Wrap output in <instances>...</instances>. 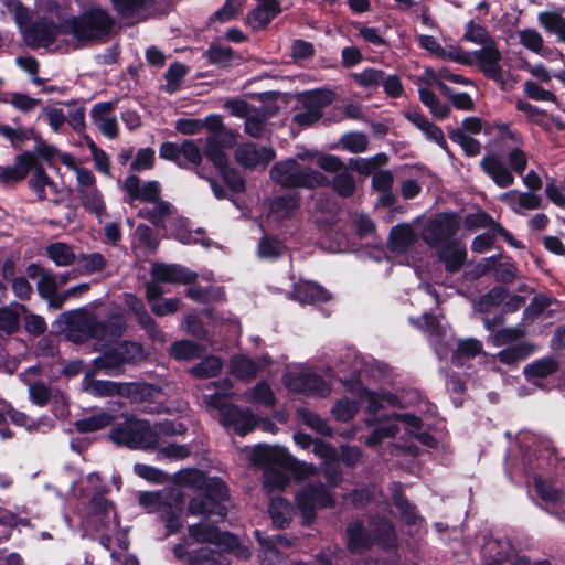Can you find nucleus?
Here are the masks:
<instances>
[{
  "label": "nucleus",
  "mask_w": 565,
  "mask_h": 565,
  "mask_svg": "<svg viewBox=\"0 0 565 565\" xmlns=\"http://www.w3.org/2000/svg\"><path fill=\"white\" fill-rule=\"evenodd\" d=\"M12 4L14 21L31 49H49L60 35H66L64 18L58 22L44 15L32 20L29 8L20 0H13Z\"/></svg>",
  "instance_id": "f257e3e1"
},
{
  "label": "nucleus",
  "mask_w": 565,
  "mask_h": 565,
  "mask_svg": "<svg viewBox=\"0 0 565 565\" xmlns=\"http://www.w3.org/2000/svg\"><path fill=\"white\" fill-rule=\"evenodd\" d=\"M66 35L79 45L104 41L113 31L115 20L100 7H90L77 15L64 18Z\"/></svg>",
  "instance_id": "f03ea898"
},
{
  "label": "nucleus",
  "mask_w": 565,
  "mask_h": 565,
  "mask_svg": "<svg viewBox=\"0 0 565 565\" xmlns=\"http://www.w3.org/2000/svg\"><path fill=\"white\" fill-rule=\"evenodd\" d=\"M269 173L271 180L284 189L316 190L330 185V180L323 173L300 164L294 158L276 162Z\"/></svg>",
  "instance_id": "7ed1b4c3"
},
{
  "label": "nucleus",
  "mask_w": 565,
  "mask_h": 565,
  "mask_svg": "<svg viewBox=\"0 0 565 565\" xmlns=\"http://www.w3.org/2000/svg\"><path fill=\"white\" fill-rule=\"evenodd\" d=\"M230 501V491L221 477H211L207 488L193 497L188 505V513L201 516L203 520L223 522L227 515L226 502Z\"/></svg>",
  "instance_id": "20e7f679"
},
{
  "label": "nucleus",
  "mask_w": 565,
  "mask_h": 565,
  "mask_svg": "<svg viewBox=\"0 0 565 565\" xmlns=\"http://www.w3.org/2000/svg\"><path fill=\"white\" fill-rule=\"evenodd\" d=\"M66 324L71 330H77L84 339H95L98 341H116L121 338L126 331V320L121 315H111L107 319L98 320L96 316H85L77 321L73 320L76 311L64 313Z\"/></svg>",
  "instance_id": "39448f33"
},
{
  "label": "nucleus",
  "mask_w": 565,
  "mask_h": 565,
  "mask_svg": "<svg viewBox=\"0 0 565 565\" xmlns=\"http://www.w3.org/2000/svg\"><path fill=\"white\" fill-rule=\"evenodd\" d=\"M108 437L117 446L130 449H149L154 448L158 444V434L152 429L150 423L135 417H127L122 422L115 423Z\"/></svg>",
  "instance_id": "423d86ee"
},
{
  "label": "nucleus",
  "mask_w": 565,
  "mask_h": 565,
  "mask_svg": "<svg viewBox=\"0 0 565 565\" xmlns=\"http://www.w3.org/2000/svg\"><path fill=\"white\" fill-rule=\"evenodd\" d=\"M295 503L302 518L301 525L310 526L317 519V509H333L337 505L334 494L322 482H310L295 494Z\"/></svg>",
  "instance_id": "0eeeda50"
},
{
  "label": "nucleus",
  "mask_w": 565,
  "mask_h": 565,
  "mask_svg": "<svg viewBox=\"0 0 565 565\" xmlns=\"http://www.w3.org/2000/svg\"><path fill=\"white\" fill-rule=\"evenodd\" d=\"M225 396L221 393H214L205 395L204 401L207 406L218 411L222 426L233 427L238 436H245L253 431L257 426L258 418L249 408H242L236 404L226 402Z\"/></svg>",
  "instance_id": "6e6552de"
},
{
  "label": "nucleus",
  "mask_w": 565,
  "mask_h": 565,
  "mask_svg": "<svg viewBox=\"0 0 565 565\" xmlns=\"http://www.w3.org/2000/svg\"><path fill=\"white\" fill-rule=\"evenodd\" d=\"M461 227V216L458 212H439L429 218L423 230V241L433 248H438L449 242H457L455 235Z\"/></svg>",
  "instance_id": "1a4fd4ad"
},
{
  "label": "nucleus",
  "mask_w": 565,
  "mask_h": 565,
  "mask_svg": "<svg viewBox=\"0 0 565 565\" xmlns=\"http://www.w3.org/2000/svg\"><path fill=\"white\" fill-rule=\"evenodd\" d=\"M335 93L331 89H315L303 94V111L294 116V121L301 127H309L319 121L323 116V108L331 105Z\"/></svg>",
  "instance_id": "9d476101"
},
{
  "label": "nucleus",
  "mask_w": 565,
  "mask_h": 565,
  "mask_svg": "<svg viewBox=\"0 0 565 565\" xmlns=\"http://www.w3.org/2000/svg\"><path fill=\"white\" fill-rule=\"evenodd\" d=\"M250 461L265 471L277 469L286 471L294 463V457L285 447L258 444L250 452Z\"/></svg>",
  "instance_id": "9b49d317"
},
{
  "label": "nucleus",
  "mask_w": 565,
  "mask_h": 565,
  "mask_svg": "<svg viewBox=\"0 0 565 565\" xmlns=\"http://www.w3.org/2000/svg\"><path fill=\"white\" fill-rule=\"evenodd\" d=\"M286 384L290 391L307 396L324 397L330 392L326 380L321 375L311 372L289 374Z\"/></svg>",
  "instance_id": "f8f14e48"
},
{
  "label": "nucleus",
  "mask_w": 565,
  "mask_h": 565,
  "mask_svg": "<svg viewBox=\"0 0 565 565\" xmlns=\"http://www.w3.org/2000/svg\"><path fill=\"white\" fill-rule=\"evenodd\" d=\"M172 552L174 558L184 565H227L222 561L220 552L205 546L189 551L185 543H179Z\"/></svg>",
  "instance_id": "ddd939ff"
},
{
  "label": "nucleus",
  "mask_w": 565,
  "mask_h": 565,
  "mask_svg": "<svg viewBox=\"0 0 565 565\" xmlns=\"http://www.w3.org/2000/svg\"><path fill=\"white\" fill-rule=\"evenodd\" d=\"M472 55L478 64L479 70L488 79L494 82H503V71L500 64L502 55L495 46L494 41H491L490 44L484 45L480 50L473 51Z\"/></svg>",
  "instance_id": "4468645a"
},
{
  "label": "nucleus",
  "mask_w": 565,
  "mask_h": 565,
  "mask_svg": "<svg viewBox=\"0 0 565 565\" xmlns=\"http://www.w3.org/2000/svg\"><path fill=\"white\" fill-rule=\"evenodd\" d=\"M140 178L130 174L125 179L124 189L131 201H140L146 203H154L162 201L161 184L159 181L150 180L140 184Z\"/></svg>",
  "instance_id": "2eb2a0df"
},
{
  "label": "nucleus",
  "mask_w": 565,
  "mask_h": 565,
  "mask_svg": "<svg viewBox=\"0 0 565 565\" xmlns=\"http://www.w3.org/2000/svg\"><path fill=\"white\" fill-rule=\"evenodd\" d=\"M347 548L351 554H362L374 547L372 533L360 519L351 521L345 529Z\"/></svg>",
  "instance_id": "dca6fc26"
},
{
  "label": "nucleus",
  "mask_w": 565,
  "mask_h": 565,
  "mask_svg": "<svg viewBox=\"0 0 565 565\" xmlns=\"http://www.w3.org/2000/svg\"><path fill=\"white\" fill-rule=\"evenodd\" d=\"M36 163V156L33 151H24L17 154L12 166L1 168L0 181L4 184L18 183L28 177Z\"/></svg>",
  "instance_id": "f3484780"
},
{
  "label": "nucleus",
  "mask_w": 565,
  "mask_h": 565,
  "mask_svg": "<svg viewBox=\"0 0 565 565\" xmlns=\"http://www.w3.org/2000/svg\"><path fill=\"white\" fill-rule=\"evenodd\" d=\"M152 279L159 282L193 284L198 274L178 264H154L151 269Z\"/></svg>",
  "instance_id": "a211bd4d"
},
{
  "label": "nucleus",
  "mask_w": 565,
  "mask_h": 565,
  "mask_svg": "<svg viewBox=\"0 0 565 565\" xmlns=\"http://www.w3.org/2000/svg\"><path fill=\"white\" fill-rule=\"evenodd\" d=\"M137 383H119L107 380H92L86 390L95 397H130L138 391Z\"/></svg>",
  "instance_id": "6ab92c4d"
},
{
  "label": "nucleus",
  "mask_w": 565,
  "mask_h": 565,
  "mask_svg": "<svg viewBox=\"0 0 565 565\" xmlns=\"http://www.w3.org/2000/svg\"><path fill=\"white\" fill-rule=\"evenodd\" d=\"M332 295L322 285L315 281L301 280L294 284L291 298L300 303H323L331 299Z\"/></svg>",
  "instance_id": "aec40b11"
},
{
  "label": "nucleus",
  "mask_w": 565,
  "mask_h": 565,
  "mask_svg": "<svg viewBox=\"0 0 565 565\" xmlns=\"http://www.w3.org/2000/svg\"><path fill=\"white\" fill-rule=\"evenodd\" d=\"M374 545L383 551H394L398 546L395 524L386 516L372 519Z\"/></svg>",
  "instance_id": "412c9836"
},
{
  "label": "nucleus",
  "mask_w": 565,
  "mask_h": 565,
  "mask_svg": "<svg viewBox=\"0 0 565 565\" xmlns=\"http://www.w3.org/2000/svg\"><path fill=\"white\" fill-rule=\"evenodd\" d=\"M259 4L247 14V22L253 30H265L281 13L278 0H257Z\"/></svg>",
  "instance_id": "4be33fe9"
},
{
  "label": "nucleus",
  "mask_w": 565,
  "mask_h": 565,
  "mask_svg": "<svg viewBox=\"0 0 565 565\" xmlns=\"http://www.w3.org/2000/svg\"><path fill=\"white\" fill-rule=\"evenodd\" d=\"M481 170L499 186L509 188L514 182L511 171L495 153L487 154L480 162Z\"/></svg>",
  "instance_id": "5701e85b"
},
{
  "label": "nucleus",
  "mask_w": 565,
  "mask_h": 565,
  "mask_svg": "<svg viewBox=\"0 0 565 565\" xmlns=\"http://www.w3.org/2000/svg\"><path fill=\"white\" fill-rule=\"evenodd\" d=\"M417 241L414 228L407 223L394 225L388 234L387 245L392 253L404 254Z\"/></svg>",
  "instance_id": "b1692460"
},
{
  "label": "nucleus",
  "mask_w": 565,
  "mask_h": 565,
  "mask_svg": "<svg viewBox=\"0 0 565 565\" xmlns=\"http://www.w3.org/2000/svg\"><path fill=\"white\" fill-rule=\"evenodd\" d=\"M437 257L445 266L447 273H458L467 258V250L459 246V242H449L438 247Z\"/></svg>",
  "instance_id": "393cba45"
},
{
  "label": "nucleus",
  "mask_w": 565,
  "mask_h": 565,
  "mask_svg": "<svg viewBox=\"0 0 565 565\" xmlns=\"http://www.w3.org/2000/svg\"><path fill=\"white\" fill-rule=\"evenodd\" d=\"M231 148L230 141H220V136H209L203 149L205 158L221 171L228 166V157L224 149Z\"/></svg>",
  "instance_id": "a878e982"
},
{
  "label": "nucleus",
  "mask_w": 565,
  "mask_h": 565,
  "mask_svg": "<svg viewBox=\"0 0 565 565\" xmlns=\"http://www.w3.org/2000/svg\"><path fill=\"white\" fill-rule=\"evenodd\" d=\"M94 371L100 372L104 371L109 375H117L124 372L122 360L119 356V353L116 347H111L105 350L100 355L93 360Z\"/></svg>",
  "instance_id": "bb28decb"
},
{
  "label": "nucleus",
  "mask_w": 565,
  "mask_h": 565,
  "mask_svg": "<svg viewBox=\"0 0 565 565\" xmlns=\"http://www.w3.org/2000/svg\"><path fill=\"white\" fill-rule=\"evenodd\" d=\"M291 511L292 507L287 499L277 497L270 500L268 512L270 514L273 524L277 529L285 530L289 527L292 520Z\"/></svg>",
  "instance_id": "cd10ccee"
},
{
  "label": "nucleus",
  "mask_w": 565,
  "mask_h": 565,
  "mask_svg": "<svg viewBox=\"0 0 565 565\" xmlns=\"http://www.w3.org/2000/svg\"><path fill=\"white\" fill-rule=\"evenodd\" d=\"M77 192L81 198V204L86 212L94 214L98 218L106 214L104 196L97 186H90V189H77Z\"/></svg>",
  "instance_id": "c85d7f7f"
},
{
  "label": "nucleus",
  "mask_w": 565,
  "mask_h": 565,
  "mask_svg": "<svg viewBox=\"0 0 565 565\" xmlns=\"http://www.w3.org/2000/svg\"><path fill=\"white\" fill-rule=\"evenodd\" d=\"M392 503L398 510L401 520L408 526H414L419 520L417 508L412 503L402 489L392 494Z\"/></svg>",
  "instance_id": "c756f323"
},
{
  "label": "nucleus",
  "mask_w": 565,
  "mask_h": 565,
  "mask_svg": "<svg viewBox=\"0 0 565 565\" xmlns=\"http://www.w3.org/2000/svg\"><path fill=\"white\" fill-rule=\"evenodd\" d=\"M110 492L107 484H99L94 487L93 495L89 500L90 514L100 519L108 516L109 512L114 510V502L106 498Z\"/></svg>",
  "instance_id": "7c9ffc66"
},
{
  "label": "nucleus",
  "mask_w": 565,
  "mask_h": 565,
  "mask_svg": "<svg viewBox=\"0 0 565 565\" xmlns=\"http://www.w3.org/2000/svg\"><path fill=\"white\" fill-rule=\"evenodd\" d=\"M210 480L211 477H207L204 471L198 468L182 469L173 477L174 483L179 487H189L198 490L207 488Z\"/></svg>",
  "instance_id": "2f4dec72"
},
{
  "label": "nucleus",
  "mask_w": 565,
  "mask_h": 565,
  "mask_svg": "<svg viewBox=\"0 0 565 565\" xmlns=\"http://www.w3.org/2000/svg\"><path fill=\"white\" fill-rule=\"evenodd\" d=\"M203 520L199 523L191 524L188 527L189 536L196 543L214 544L220 535V527L217 526L216 518L211 522Z\"/></svg>",
  "instance_id": "473e14b6"
},
{
  "label": "nucleus",
  "mask_w": 565,
  "mask_h": 565,
  "mask_svg": "<svg viewBox=\"0 0 565 565\" xmlns=\"http://www.w3.org/2000/svg\"><path fill=\"white\" fill-rule=\"evenodd\" d=\"M300 200L301 198L297 192L285 193L275 196L269 204V209L275 214L290 218L300 209Z\"/></svg>",
  "instance_id": "72a5a7b5"
},
{
  "label": "nucleus",
  "mask_w": 565,
  "mask_h": 565,
  "mask_svg": "<svg viewBox=\"0 0 565 565\" xmlns=\"http://www.w3.org/2000/svg\"><path fill=\"white\" fill-rule=\"evenodd\" d=\"M559 370V363L552 356L542 358L533 361L524 367V375L527 380L545 379L555 374Z\"/></svg>",
  "instance_id": "f704fd0d"
},
{
  "label": "nucleus",
  "mask_w": 565,
  "mask_h": 565,
  "mask_svg": "<svg viewBox=\"0 0 565 565\" xmlns=\"http://www.w3.org/2000/svg\"><path fill=\"white\" fill-rule=\"evenodd\" d=\"M115 416L100 412L74 422V428L81 434L94 433L113 424Z\"/></svg>",
  "instance_id": "c9c22d12"
},
{
  "label": "nucleus",
  "mask_w": 565,
  "mask_h": 565,
  "mask_svg": "<svg viewBox=\"0 0 565 565\" xmlns=\"http://www.w3.org/2000/svg\"><path fill=\"white\" fill-rule=\"evenodd\" d=\"M223 367V361L217 355H207L190 369V374L200 380L217 376Z\"/></svg>",
  "instance_id": "e433bc0d"
},
{
  "label": "nucleus",
  "mask_w": 565,
  "mask_h": 565,
  "mask_svg": "<svg viewBox=\"0 0 565 565\" xmlns=\"http://www.w3.org/2000/svg\"><path fill=\"white\" fill-rule=\"evenodd\" d=\"M482 351V343L477 339L460 340L451 355V363L462 366L466 360L473 359Z\"/></svg>",
  "instance_id": "4c0bfd02"
},
{
  "label": "nucleus",
  "mask_w": 565,
  "mask_h": 565,
  "mask_svg": "<svg viewBox=\"0 0 565 565\" xmlns=\"http://www.w3.org/2000/svg\"><path fill=\"white\" fill-rule=\"evenodd\" d=\"M537 21L547 32L556 34L558 41L565 43V17L557 11H542Z\"/></svg>",
  "instance_id": "58836bf2"
},
{
  "label": "nucleus",
  "mask_w": 565,
  "mask_h": 565,
  "mask_svg": "<svg viewBox=\"0 0 565 565\" xmlns=\"http://www.w3.org/2000/svg\"><path fill=\"white\" fill-rule=\"evenodd\" d=\"M46 256L60 267L71 266L76 260L73 248L63 242L51 243L46 246Z\"/></svg>",
  "instance_id": "ea45409f"
},
{
  "label": "nucleus",
  "mask_w": 565,
  "mask_h": 565,
  "mask_svg": "<svg viewBox=\"0 0 565 565\" xmlns=\"http://www.w3.org/2000/svg\"><path fill=\"white\" fill-rule=\"evenodd\" d=\"M534 353V347L530 343H519L507 347L498 353V359L502 364L513 365L527 359Z\"/></svg>",
  "instance_id": "a19ab883"
},
{
  "label": "nucleus",
  "mask_w": 565,
  "mask_h": 565,
  "mask_svg": "<svg viewBox=\"0 0 565 565\" xmlns=\"http://www.w3.org/2000/svg\"><path fill=\"white\" fill-rule=\"evenodd\" d=\"M152 207H142L138 211V217L148 220L157 227L164 226V220L171 213V204L168 201H158Z\"/></svg>",
  "instance_id": "79ce46f5"
},
{
  "label": "nucleus",
  "mask_w": 565,
  "mask_h": 565,
  "mask_svg": "<svg viewBox=\"0 0 565 565\" xmlns=\"http://www.w3.org/2000/svg\"><path fill=\"white\" fill-rule=\"evenodd\" d=\"M182 507L179 504H164L160 509V520L164 523L167 529V535L177 534L183 526V521L181 519Z\"/></svg>",
  "instance_id": "37998d69"
},
{
  "label": "nucleus",
  "mask_w": 565,
  "mask_h": 565,
  "mask_svg": "<svg viewBox=\"0 0 565 565\" xmlns=\"http://www.w3.org/2000/svg\"><path fill=\"white\" fill-rule=\"evenodd\" d=\"M297 416L301 419V422L313 429L316 433L331 437L332 436V428L328 424L326 419L320 417L317 413L312 412L309 408L299 407L297 409Z\"/></svg>",
  "instance_id": "c03bdc74"
},
{
  "label": "nucleus",
  "mask_w": 565,
  "mask_h": 565,
  "mask_svg": "<svg viewBox=\"0 0 565 565\" xmlns=\"http://www.w3.org/2000/svg\"><path fill=\"white\" fill-rule=\"evenodd\" d=\"M202 345L191 340H178L171 347V355L178 361H190L200 358Z\"/></svg>",
  "instance_id": "a18cd8bd"
},
{
  "label": "nucleus",
  "mask_w": 565,
  "mask_h": 565,
  "mask_svg": "<svg viewBox=\"0 0 565 565\" xmlns=\"http://www.w3.org/2000/svg\"><path fill=\"white\" fill-rule=\"evenodd\" d=\"M171 236L183 245L201 244L206 247L211 246L210 238L199 239L193 237L185 218H179L172 224Z\"/></svg>",
  "instance_id": "49530a36"
},
{
  "label": "nucleus",
  "mask_w": 565,
  "mask_h": 565,
  "mask_svg": "<svg viewBox=\"0 0 565 565\" xmlns=\"http://www.w3.org/2000/svg\"><path fill=\"white\" fill-rule=\"evenodd\" d=\"M534 489L537 495L547 503H557L563 500L564 491L556 488L550 480L542 477L534 478Z\"/></svg>",
  "instance_id": "de8ad7c7"
},
{
  "label": "nucleus",
  "mask_w": 565,
  "mask_h": 565,
  "mask_svg": "<svg viewBox=\"0 0 565 565\" xmlns=\"http://www.w3.org/2000/svg\"><path fill=\"white\" fill-rule=\"evenodd\" d=\"M515 108L526 115L527 119L541 127L544 131H550L551 127L546 120L547 111L532 105L529 102L519 99L515 103Z\"/></svg>",
  "instance_id": "09e8293b"
},
{
  "label": "nucleus",
  "mask_w": 565,
  "mask_h": 565,
  "mask_svg": "<svg viewBox=\"0 0 565 565\" xmlns=\"http://www.w3.org/2000/svg\"><path fill=\"white\" fill-rule=\"evenodd\" d=\"M448 137L455 143H458L467 157H476L481 152V143L465 134L460 128H455L448 131Z\"/></svg>",
  "instance_id": "8fccbe9b"
},
{
  "label": "nucleus",
  "mask_w": 565,
  "mask_h": 565,
  "mask_svg": "<svg viewBox=\"0 0 565 565\" xmlns=\"http://www.w3.org/2000/svg\"><path fill=\"white\" fill-rule=\"evenodd\" d=\"M115 347L122 360L124 366L126 364H134L145 358L143 347L139 342L125 340L117 343Z\"/></svg>",
  "instance_id": "3c124183"
},
{
  "label": "nucleus",
  "mask_w": 565,
  "mask_h": 565,
  "mask_svg": "<svg viewBox=\"0 0 565 565\" xmlns=\"http://www.w3.org/2000/svg\"><path fill=\"white\" fill-rule=\"evenodd\" d=\"M554 302H558L554 297L542 292L536 294L531 299V302L525 307L523 311V319L534 320L539 318Z\"/></svg>",
  "instance_id": "603ef678"
},
{
  "label": "nucleus",
  "mask_w": 565,
  "mask_h": 565,
  "mask_svg": "<svg viewBox=\"0 0 565 565\" xmlns=\"http://www.w3.org/2000/svg\"><path fill=\"white\" fill-rule=\"evenodd\" d=\"M34 173L29 180V188L36 194L38 200L44 201L46 199L45 186L54 185V181L47 175L44 168L36 163L33 168Z\"/></svg>",
  "instance_id": "864d4df0"
},
{
  "label": "nucleus",
  "mask_w": 565,
  "mask_h": 565,
  "mask_svg": "<svg viewBox=\"0 0 565 565\" xmlns=\"http://www.w3.org/2000/svg\"><path fill=\"white\" fill-rule=\"evenodd\" d=\"M0 135L6 137L14 149H20L22 145L30 139L36 137L33 128H12L9 125L0 124Z\"/></svg>",
  "instance_id": "5fc2aeb1"
},
{
  "label": "nucleus",
  "mask_w": 565,
  "mask_h": 565,
  "mask_svg": "<svg viewBox=\"0 0 565 565\" xmlns=\"http://www.w3.org/2000/svg\"><path fill=\"white\" fill-rule=\"evenodd\" d=\"M509 296V290L504 286H494L488 292L482 295L478 301V310L488 312L491 308L500 306Z\"/></svg>",
  "instance_id": "6e6d98bb"
},
{
  "label": "nucleus",
  "mask_w": 565,
  "mask_h": 565,
  "mask_svg": "<svg viewBox=\"0 0 565 565\" xmlns=\"http://www.w3.org/2000/svg\"><path fill=\"white\" fill-rule=\"evenodd\" d=\"M329 186H332L333 191L341 198H350L356 190L354 177L347 169L337 173L330 181Z\"/></svg>",
  "instance_id": "4d7b16f0"
},
{
  "label": "nucleus",
  "mask_w": 565,
  "mask_h": 565,
  "mask_svg": "<svg viewBox=\"0 0 565 565\" xmlns=\"http://www.w3.org/2000/svg\"><path fill=\"white\" fill-rule=\"evenodd\" d=\"M385 72L373 67H367L361 73H352L351 77L355 84L364 89H375L384 79Z\"/></svg>",
  "instance_id": "13d9d810"
},
{
  "label": "nucleus",
  "mask_w": 565,
  "mask_h": 565,
  "mask_svg": "<svg viewBox=\"0 0 565 565\" xmlns=\"http://www.w3.org/2000/svg\"><path fill=\"white\" fill-rule=\"evenodd\" d=\"M358 413V403L343 397L338 399L331 408V414L337 422L348 423L352 420Z\"/></svg>",
  "instance_id": "bf43d9fd"
},
{
  "label": "nucleus",
  "mask_w": 565,
  "mask_h": 565,
  "mask_svg": "<svg viewBox=\"0 0 565 565\" xmlns=\"http://www.w3.org/2000/svg\"><path fill=\"white\" fill-rule=\"evenodd\" d=\"M232 373L241 380H250L257 375V364L247 356L234 358L231 362Z\"/></svg>",
  "instance_id": "052dcab7"
},
{
  "label": "nucleus",
  "mask_w": 565,
  "mask_h": 565,
  "mask_svg": "<svg viewBox=\"0 0 565 565\" xmlns=\"http://www.w3.org/2000/svg\"><path fill=\"white\" fill-rule=\"evenodd\" d=\"M186 73L188 68L184 64L180 62L172 63L164 74V78L167 81L164 90L170 94L175 93L180 88V85Z\"/></svg>",
  "instance_id": "680f3d73"
},
{
  "label": "nucleus",
  "mask_w": 565,
  "mask_h": 565,
  "mask_svg": "<svg viewBox=\"0 0 565 565\" xmlns=\"http://www.w3.org/2000/svg\"><path fill=\"white\" fill-rule=\"evenodd\" d=\"M493 217L486 211L479 210L476 213H469L461 218V224H463L466 230L473 231L477 228L490 227L494 231V224H498Z\"/></svg>",
  "instance_id": "e2e57ef3"
},
{
  "label": "nucleus",
  "mask_w": 565,
  "mask_h": 565,
  "mask_svg": "<svg viewBox=\"0 0 565 565\" xmlns=\"http://www.w3.org/2000/svg\"><path fill=\"white\" fill-rule=\"evenodd\" d=\"M218 172L232 192L244 193L246 191V180L237 169L227 166Z\"/></svg>",
  "instance_id": "0e129e2a"
},
{
  "label": "nucleus",
  "mask_w": 565,
  "mask_h": 565,
  "mask_svg": "<svg viewBox=\"0 0 565 565\" xmlns=\"http://www.w3.org/2000/svg\"><path fill=\"white\" fill-rule=\"evenodd\" d=\"M235 159L244 168L253 169L259 163L260 156L255 145L247 143L237 148Z\"/></svg>",
  "instance_id": "69168bd1"
},
{
  "label": "nucleus",
  "mask_w": 565,
  "mask_h": 565,
  "mask_svg": "<svg viewBox=\"0 0 565 565\" xmlns=\"http://www.w3.org/2000/svg\"><path fill=\"white\" fill-rule=\"evenodd\" d=\"M250 399L266 407H274L276 403L275 394L266 381H260L252 390Z\"/></svg>",
  "instance_id": "338daca9"
},
{
  "label": "nucleus",
  "mask_w": 565,
  "mask_h": 565,
  "mask_svg": "<svg viewBox=\"0 0 565 565\" xmlns=\"http://www.w3.org/2000/svg\"><path fill=\"white\" fill-rule=\"evenodd\" d=\"M156 152L154 149L147 147L137 151L134 161L130 163V170L141 172L150 170L154 167Z\"/></svg>",
  "instance_id": "774afa93"
}]
</instances>
